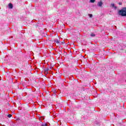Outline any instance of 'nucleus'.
I'll list each match as a JSON object with an SVG mask.
<instances>
[{"label":"nucleus","instance_id":"14","mask_svg":"<svg viewBox=\"0 0 126 126\" xmlns=\"http://www.w3.org/2000/svg\"><path fill=\"white\" fill-rule=\"evenodd\" d=\"M62 44H64V41L63 42H62Z\"/></svg>","mask_w":126,"mask_h":126},{"label":"nucleus","instance_id":"5","mask_svg":"<svg viewBox=\"0 0 126 126\" xmlns=\"http://www.w3.org/2000/svg\"><path fill=\"white\" fill-rule=\"evenodd\" d=\"M95 1V0H90V2H91L92 3H94Z\"/></svg>","mask_w":126,"mask_h":126},{"label":"nucleus","instance_id":"4","mask_svg":"<svg viewBox=\"0 0 126 126\" xmlns=\"http://www.w3.org/2000/svg\"><path fill=\"white\" fill-rule=\"evenodd\" d=\"M50 70V69L49 68H47L45 69V73H48V72Z\"/></svg>","mask_w":126,"mask_h":126},{"label":"nucleus","instance_id":"9","mask_svg":"<svg viewBox=\"0 0 126 126\" xmlns=\"http://www.w3.org/2000/svg\"><path fill=\"white\" fill-rule=\"evenodd\" d=\"M55 42L57 43V44H60V41H59V40H56Z\"/></svg>","mask_w":126,"mask_h":126},{"label":"nucleus","instance_id":"8","mask_svg":"<svg viewBox=\"0 0 126 126\" xmlns=\"http://www.w3.org/2000/svg\"><path fill=\"white\" fill-rule=\"evenodd\" d=\"M7 117L8 118H11V117H12V115L11 114H8Z\"/></svg>","mask_w":126,"mask_h":126},{"label":"nucleus","instance_id":"1","mask_svg":"<svg viewBox=\"0 0 126 126\" xmlns=\"http://www.w3.org/2000/svg\"><path fill=\"white\" fill-rule=\"evenodd\" d=\"M118 13L121 16H126V7L122 8L119 11Z\"/></svg>","mask_w":126,"mask_h":126},{"label":"nucleus","instance_id":"13","mask_svg":"<svg viewBox=\"0 0 126 126\" xmlns=\"http://www.w3.org/2000/svg\"><path fill=\"white\" fill-rule=\"evenodd\" d=\"M119 5H122V2H119Z\"/></svg>","mask_w":126,"mask_h":126},{"label":"nucleus","instance_id":"10","mask_svg":"<svg viewBox=\"0 0 126 126\" xmlns=\"http://www.w3.org/2000/svg\"><path fill=\"white\" fill-rule=\"evenodd\" d=\"M111 6H112V7H114L115 6V4L112 3V4H111Z\"/></svg>","mask_w":126,"mask_h":126},{"label":"nucleus","instance_id":"12","mask_svg":"<svg viewBox=\"0 0 126 126\" xmlns=\"http://www.w3.org/2000/svg\"><path fill=\"white\" fill-rule=\"evenodd\" d=\"M113 8H114V9H117V6H114L113 7Z\"/></svg>","mask_w":126,"mask_h":126},{"label":"nucleus","instance_id":"6","mask_svg":"<svg viewBox=\"0 0 126 126\" xmlns=\"http://www.w3.org/2000/svg\"><path fill=\"white\" fill-rule=\"evenodd\" d=\"M91 37H95V35L94 33H92L91 34Z\"/></svg>","mask_w":126,"mask_h":126},{"label":"nucleus","instance_id":"3","mask_svg":"<svg viewBox=\"0 0 126 126\" xmlns=\"http://www.w3.org/2000/svg\"><path fill=\"white\" fill-rule=\"evenodd\" d=\"M8 7H9V8L11 9H12L13 8V5H12V4L10 3L8 4Z\"/></svg>","mask_w":126,"mask_h":126},{"label":"nucleus","instance_id":"2","mask_svg":"<svg viewBox=\"0 0 126 126\" xmlns=\"http://www.w3.org/2000/svg\"><path fill=\"white\" fill-rule=\"evenodd\" d=\"M103 5V2L102 1H99L97 3V6H99V7H101Z\"/></svg>","mask_w":126,"mask_h":126},{"label":"nucleus","instance_id":"7","mask_svg":"<svg viewBox=\"0 0 126 126\" xmlns=\"http://www.w3.org/2000/svg\"><path fill=\"white\" fill-rule=\"evenodd\" d=\"M89 16L91 18H92V17H93V15L89 14Z\"/></svg>","mask_w":126,"mask_h":126},{"label":"nucleus","instance_id":"11","mask_svg":"<svg viewBox=\"0 0 126 126\" xmlns=\"http://www.w3.org/2000/svg\"><path fill=\"white\" fill-rule=\"evenodd\" d=\"M42 126H48V124H44V125H43Z\"/></svg>","mask_w":126,"mask_h":126}]
</instances>
